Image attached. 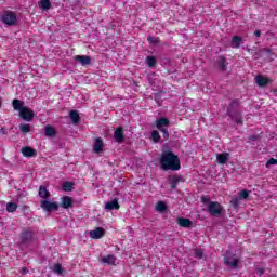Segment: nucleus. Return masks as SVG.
Wrapping results in <instances>:
<instances>
[{"mask_svg": "<svg viewBox=\"0 0 277 277\" xmlns=\"http://www.w3.org/2000/svg\"><path fill=\"white\" fill-rule=\"evenodd\" d=\"M160 166L162 170L176 172V170H181V159L172 151H164L160 158Z\"/></svg>", "mask_w": 277, "mask_h": 277, "instance_id": "1", "label": "nucleus"}, {"mask_svg": "<svg viewBox=\"0 0 277 277\" xmlns=\"http://www.w3.org/2000/svg\"><path fill=\"white\" fill-rule=\"evenodd\" d=\"M227 115L236 124H243V120L241 119V110L239 109V100H234L227 106Z\"/></svg>", "mask_w": 277, "mask_h": 277, "instance_id": "2", "label": "nucleus"}, {"mask_svg": "<svg viewBox=\"0 0 277 277\" xmlns=\"http://www.w3.org/2000/svg\"><path fill=\"white\" fill-rule=\"evenodd\" d=\"M34 241H36V233L31 227H28L21 233L18 245L22 248H29Z\"/></svg>", "mask_w": 277, "mask_h": 277, "instance_id": "3", "label": "nucleus"}, {"mask_svg": "<svg viewBox=\"0 0 277 277\" xmlns=\"http://www.w3.org/2000/svg\"><path fill=\"white\" fill-rule=\"evenodd\" d=\"M1 23L8 25V27H15V25L18 23V17L16 16V13L12 11H5L1 15Z\"/></svg>", "mask_w": 277, "mask_h": 277, "instance_id": "4", "label": "nucleus"}, {"mask_svg": "<svg viewBox=\"0 0 277 277\" xmlns=\"http://www.w3.org/2000/svg\"><path fill=\"white\" fill-rule=\"evenodd\" d=\"M207 209L212 217H220L222 215L223 208L217 201H210Z\"/></svg>", "mask_w": 277, "mask_h": 277, "instance_id": "5", "label": "nucleus"}, {"mask_svg": "<svg viewBox=\"0 0 277 277\" xmlns=\"http://www.w3.org/2000/svg\"><path fill=\"white\" fill-rule=\"evenodd\" d=\"M40 207L47 213H51V211H58L60 210V206L57 205V202H51V201H49L47 199L42 200L40 202Z\"/></svg>", "mask_w": 277, "mask_h": 277, "instance_id": "6", "label": "nucleus"}, {"mask_svg": "<svg viewBox=\"0 0 277 277\" xmlns=\"http://www.w3.org/2000/svg\"><path fill=\"white\" fill-rule=\"evenodd\" d=\"M272 55H274V53L272 52L271 49L264 48L259 50L258 52L254 53V57L255 60H260V57H266V60H274L272 57Z\"/></svg>", "mask_w": 277, "mask_h": 277, "instance_id": "7", "label": "nucleus"}, {"mask_svg": "<svg viewBox=\"0 0 277 277\" xmlns=\"http://www.w3.org/2000/svg\"><path fill=\"white\" fill-rule=\"evenodd\" d=\"M19 116L26 122H31V120H34L35 114L34 110L26 106L21 110Z\"/></svg>", "mask_w": 277, "mask_h": 277, "instance_id": "8", "label": "nucleus"}, {"mask_svg": "<svg viewBox=\"0 0 277 277\" xmlns=\"http://www.w3.org/2000/svg\"><path fill=\"white\" fill-rule=\"evenodd\" d=\"M224 265L229 267L230 269H237L239 267V260L236 258H233L230 255H226L224 259Z\"/></svg>", "mask_w": 277, "mask_h": 277, "instance_id": "9", "label": "nucleus"}, {"mask_svg": "<svg viewBox=\"0 0 277 277\" xmlns=\"http://www.w3.org/2000/svg\"><path fill=\"white\" fill-rule=\"evenodd\" d=\"M216 68L220 70V72H226L228 68V61H226V57L224 55H220L216 60Z\"/></svg>", "mask_w": 277, "mask_h": 277, "instance_id": "10", "label": "nucleus"}, {"mask_svg": "<svg viewBox=\"0 0 277 277\" xmlns=\"http://www.w3.org/2000/svg\"><path fill=\"white\" fill-rule=\"evenodd\" d=\"M75 62L81 64V66H91L92 65V56L88 55H76L74 56Z\"/></svg>", "mask_w": 277, "mask_h": 277, "instance_id": "11", "label": "nucleus"}, {"mask_svg": "<svg viewBox=\"0 0 277 277\" xmlns=\"http://www.w3.org/2000/svg\"><path fill=\"white\" fill-rule=\"evenodd\" d=\"M170 127V120L166 117H160L158 120H156V129L158 131H163Z\"/></svg>", "mask_w": 277, "mask_h": 277, "instance_id": "12", "label": "nucleus"}, {"mask_svg": "<svg viewBox=\"0 0 277 277\" xmlns=\"http://www.w3.org/2000/svg\"><path fill=\"white\" fill-rule=\"evenodd\" d=\"M91 239H102L105 237V229L103 227H97L89 233Z\"/></svg>", "mask_w": 277, "mask_h": 277, "instance_id": "13", "label": "nucleus"}, {"mask_svg": "<svg viewBox=\"0 0 277 277\" xmlns=\"http://www.w3.org/2000/svg\"><path fill=\"white\" fill-rule=\"evenodd\" d=\"M114 140L118 144H122L124 142V133L122 128H117L114 133Z\"/></svg>", "mask_w": 277, "mask_h": 277, "instance_id": "14", "label": "nucleus"}, {"mask_svg": "<svg viewBox=\"0 0 277 277\" xmlns=\"http://www.w3.org/2000/svg\"><path fill=\"white\" fill-rule=\"evenodd\" d=\"M183 176L181 175H173V176H169V183L171 185V189H176V185H179L180 183H183Z\"/></svg>", "mask_w": 277, "mask_h": 277, "instance_id": "15", "label": "nucleus"}, {"mask_svg": "<svg viewBox=\"0 0 277 277\" xmlns=\"http://www.w3.org/2000/svg\"><path fill=\"white\" fill-rule=\"evenodd\" d=\"M177 224L182 228H192L194 223L187 217H177Z\"/></svg>", "mask_w": 277, "mask_h": 277, "instance_id": "16", "label": "nucleus"}, {"mask_svg": "<svg viewBox=\"0 0 277 277\" xmlns=\"http://www.w3.org/2000/svg\"><path fill=\"white\" fill-rule=\"evenodd\" d=\"M21 153L24 157H36V155H38V153L36 151V149L29 147V146H26V147H23L21 149Z\"/></svg>", "mask_w": 277, "mask_h": 277, "instance_id": "17", "label": "nucleus"}, {"mask_svg": "<svg viewBox=\"0 0 277 277\" xmlns=\"http://www.w3.org/2000/svg\"><path fill=\"white\" fill-rule=\"evenodd\" d=\"M105 209L107 211H114L120 209V203H118V199H113L105 203Z\"/></svg>", "mask_w": 277, "mask_h": 277, "instance_id": "18", "label": "nucleus"}, {"mask_svg": "<svg viewBox=\"0 0 277 277\" xmlns=\"http://www.w3.org/2000/svg\"><path fill=\"white\" fill-rule=\"evenodd\" d=\"M254 80L260 88H265L269 83V79L261 75L255 76Z\"/></svg>", "mask_w": 277, "mask_h": 277, "instance_id": "19", "label": "nucleus"}, {"mask_svg": "<svg viewBox=\"0 0 277 277\" xmlns=\"http://www.w3.org/2000/svg\"><path fill=\"white\" fill-rule=\"evenodd\" d=\"M69 119L72 124H79V122H81V116H79V111L77 110L69 111Z\"/></svg>", "mask_w": 277, "mask_h": 277, "instance_id": "20", "label": "nucleus"}, {"mask_svg": "<svg viewBox=\"0 0 277 277\" xmlns=\"http://www.w3.org/2000/svg\"><path fill=\"white\" fill-rule=\"evenodd\" d=\"M93 151L97 154L103 153V138L97 137L94 140Z\"/></svg>", "mask_w": 277, "mask_h": 277, "instance_id": "21", "label": "nucleus"}, {"mask_svg": "<svg viewBox=\"0 0 277 277\" xmlns=\"http://www.w3.org/2000/svg\"><path fill=\"white\" fill-rule=\"evenodd\" d=\"M39 197L43 198V200H49V198H51V193L49 192V189H47L44 185H41L39 187Z\"/></svg>", "mask_w": 277, "mask_h": 277, "instance_id": "22", "label": "nucleus"}, {"mask_svg": "<svg viewBox=\"0 0 277 277\" xmlns=\"http://www.w3.org/2000/svg\"><path fill=\"white\" fill-rule=\"evenodd\" d=\"M61 207L63 209H70V207H72V198L69 196H64L62 197V203Z\"/></svg>", "mask_w": 277, "mask_h": 277, "instance_id": "23", "label": "nucleus"}, {"mask_svg": "<svg viewBox=\"0 0 277 277\" xmlns=\"http://www.w3.org/2000/svg\"><path fill=\"white\" fill-rule=\"evenodd\" d=\"M12 105H13V108L15 109V111H19V114L26 107V106H24L25 102H23L21 100H13Z\"/></svg>", "mask_w": 277, "mask_h": 277, "instance_id": "24", "label": "nucleus"}, {"mask_svg": "<svg viewBox=\"0 0 277 277\" xmlns=\"http://www.w3.org/2000/svg\"><path fill=\"white\" fill-rule=\"evenodd\" d=\"M228 157H230L228 153L219 154L216 156L217 163H220L221 166H224V163L228 161Z\"/></svg>", "mask_w": 277, "mask_h": 277, "instance_id": "25", "label": "nucleus"}, {"mask_svg": "<svg viewBox=\"0 0 277 277\" xmlns=\"http://www.w3.org/2000/svg\"><path fill=\"white\" fill-rule=\"evenodd\" d=\"M44 133L47 137H55L57 131H55V128H53V126H45Z\"/></svg>", "mask_w": 277, "mask_h": 277, "instance_id": "26", "label": "nucleus"}, {"mask_svg": "<svg viewBox=\"0 0 277 277\" xmlns=\"http://www.w3.org/2000/svg\"><path fill=\"white\" fill-rule=\"evenodd\" d=\"M102 263H105L106 265H116V256L115 255H107L102 258Z\"/></svg>", "mask_w": 277, "mask_h": 277, "instance_id": "27", "label": "nucleus"}, {"mask_svg": "<svg viewBox=\"0 0 277 277\" xmlns=\"http://www.w3.org/2000/svg\"><path fill=\"white\" fill-rule=\"evenodd\" d=\"M241 42H243V38L240 36H234L232 38V47H235V49H239L241 47Z\"/></svg>", "mask_w": 277, "mask_h": 277, "instance_id": "28", "label": "nucleus"}, {"mask_svg": "<svg viewBox=\"0 0 277 277\" xmlns=\"http://www.w3.org/2000/svg\"><path fill=\"white\" fill-rule=\"evenodd\" d=\"M156 211H158V213H166V211H168V206L163 201H158L156 205Z\"/></svg>", "mask_w": 277, "mask_h": 277, "instance_id": "29", "label": "nucleus"}, {"mask_svg": "<svg viewBox=\"0 0 277 277\" xmlns=\"http://www.w3.org/2000/svg\"><path fill=\"white\" fill-rule=\"evenodd\" d=\"M40 10H51V1L50 0H41L39 1Z\"/></svg>", "mask_w": 277, "mask_h": 277, "instance_id": "30", "label": "nucleus"}, {"mask_svg": "<svg viewBox=\"0 0 277 277\" xmlns=\"http://www.w3.org/2000/svg\"><path fill=\"white\" fill-rule=\"evenodd\" d=\"M74 187H75V183L64 182L63 186H62V189H63V192H72Z\"/></svg>", "mask_w": 277, "mask_h": 277, "instance_id": "31", "label": "nucleus"}, {"mask_svg": "<svg viewBox=\"0 0 277 277\" xmlns=\"http://www.w3.org/2000/svg\"><path fill=\"white\" fill-rule=\"evenodd\" d=\"M146 64L149 68H154V66H157V58L155 56H147Z\"/></svg>", "mask_w": 277, "mask_h": 277, "instance_id": "32", "label": "nucleus"}, {"mask_svg": "<svg viewBox=\"0 0 277 277\" xmlns=\"http://www.w3.org/2000/svg\"><path fill=\"white\" fill-rule=\"evenodd\" d=\"M16 209H18V205H16L15 202L6 203L8 213H14V211H16Z\"/></svg>", "mask_w": 277, "mask_h": 277, "instance_id": "33", "label": "nucleus"}, {"mask_svg": "<svg viewBox=\"0 0 277 277\" xmlns=\"http://www.w3.org/2000/svg\"><path fill=\"white\" fill-rule=\"evenodd\" d=\"M151 140L155 142V144H159V142L161 141V135L157 130L151 132Z\"/></svg>", "mask_w": 277, "mask_h": 277, "instance_id": "34", "label": "nucleus"}, {"mask_svg": "<svg viewBox=\"0 0 277 277\" xmlns=\"http://www.w3.org/2000/svg\"><path fill=\"white\" fill-rule=\"evenodd\" d=\"M53 272L54 274H58L60 276H62V274H64V268H62V264L60 263L54 264Z\"/></svg>", "mask_w": 277, "mask_h": 277, "instance_id": "35", "label": "nucleus"}, {"mask_svg": "<svg viewBox=\"0 0 277 277\" xmlns=\"http://www.w3.org/2000/svg\"><path fill=\"white\" fill-rule=\"evenodd\" d=\"M19 131H22V133H29V131H31V126L27 123H22L19 126Z\"/></svg>", "mask_w": 277, "mask_h": 277, "instance_id": "36", "label": "nucleus"}, {"mask_svg": "<svg viewBox=\"0 0 277 277\" xmlns=\"http://www.w3.org/2000/svg\"><path fill=\"white\" fill-rule=\"evenodd\" d=\"M147 42H149V44H159L161 40H159V37L149 36L147 37Z\"/></svg>", "mask_w": 277, "mask_h": 277, "instance_id": "37", "label": "nucleus"}, {"mask_svg": "<svg viewBox=\"0 0 277 277\" xmlns=\"http://www.w3.org/2000/svg\"><path fill=\"white\" fill-rule=\"evenodd\" d=\"M203 255H205V251H202V249H195L194 251L195 259H202Z\"/></svg>", "mask_w": 277, "mask_h": 277, "instance_id": "38", "label": "nucleus"}, {"mask_svg": "<svg viewBox=\"0 0 277 277\" xmlns=\"http://www.w3.org/2000/svg\"><path fill=\"white\" fill-rule=\"evenodd\" d=\"M259 140H261V135H259V134H250L248 136V141L247 142H259Z\"/></svg>", "mask_w": 277, "mask_h": 277, "instance_id": "39", "label": "nucleus"}, {"mask_svg": "<svg viewBox=\"0 0 277 277\" xmlns=\"http://www.w3.org/2000/svg\"><path fill=\"white\" fill-rule=\"evenodd\" d=\"M248 196H250V192L243 189V190L240 192V197L239 198H240V200H246L248 198Z\"/></svg>", "mask_w": 277, "mask_h": 277, "instance_id": "40", "label": "nucleus"}, {"mask_svg": "<svg viewBox=\"0 0 277 277\" xmlns=\"http://www.w3.org/2000/svg\"><path fill=\"white\" fill-rule=\"evenodd\" d=\"M239 200L241 199L237 197L230 200V205L234 207V209H239Z\"/></svg>", "mask_w": 277, "mask_h": 277, "instance_id": "41", "label": "nucleus"}, {"mask_svg": "<svg viewBox=\"0 0 277 277\" xmlns=\"http://www.w3.org/2000/svg\"><path fill=\"white\" fill-rule=\"evenodd\" d=\"M269 166H277V159L275 158L268 159V161L266 162V168H269Z\"/></svg>", "mask_w": 277, "mask_h": 277, "instance_id": "42", "label": "nucleus"}, {"mask_svg": "<svg viewBox=\"0 0 277 277\" xmlns=\"http://www.w3.org/2000/svg\"><path fill=\"white\" fill-rule=\"evenodd\" d=\"M161 133H162V136L166 138V140H170V133L168 132V129H164V130H160Z\"/></svg>", "mask_w": 277, "mask_h": 277, "instance_id": "43", "label": "nucleus"}, {"mask_svg": "<svg viewBox=\"0 0 277 277\" xmlns=\"http://www.w3.org/2000/svg\"><path fill=\"white\" fill-rule=\"evenodd\" d=\"M256 274H258L259 276H263V274H265V268L258 267V268H256Z\"/></svg>", "mask_w": 277, "mask_h": 277, "instance_id": "44", "label": "nucleus"}, {"mask_svg": "<svg viewBox=\"0 0 277 277\" xmlns=\"http://www.w3.org/2000/svg\"><path fill=\"white\" fill-rule=\"evenodd\" d=\"M201 202H203V205H207V202H210L209 197H201Z\"/></svg>", "mask_w": 277, "mask_h": 277, "instance_id": "45", "label": "nucleus"}, {"mask_svg": "<svg viewBox=\"0 0 277 277\" xmlns=\"http://www.w3.org/2000/svg\"><path fill=\"white\" fill-rule=\"evenodd\" d=\"M0 133H1L2 135H8V130H5V128H1V129H0Z\"/></svg>", "mask_w": 277, "mask_h": 277, "instance_id": "46", "label": "nucleus"}, {"mask_svg": "<svg viewBox=\"0 0 277 277\" xmlns=\"http://www.w3.org/2000/svg\"><path fill=\"white\" fill-rule=\"evenodd\" d=\"M254 36L255 38H261V30H255Z\"/></svg>", "mask_w": 277, "mask_h": 277, "instance_id": "47", "label": "nucleus"}, {"mask_svg": "<svg viewBox=\"0 0 277 277\" xmlns=\"http://www.w3.org/2000/svg\"><path fill=\"white\" fill-rule=\"evenodd\" d=\"M22 274H29V269L27 267L22 268Z\"/></svg>", "mask_w": 277, "mask_h": 277, "instance_id": "48", "label": "nucleus"}]
</instances>
